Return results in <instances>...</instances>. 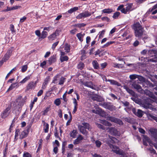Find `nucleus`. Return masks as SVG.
Listing matches in <instances>:
<instances>
[{
  "mask_svg": "<svg viewBox=\"0 0 157 157\" xmlns=\"http://www.w3.org/2000/svg\"><path fill=\"white\" fill-rule=\"evenodd\" d=\"M95 144L97 147L100 148L102 144V143L99 140H96L95 141Z\"/></svg>",
  "mask_w": 157,
  "mask_h": 157,
  "instance_id": "37998d69",
  "label": "nucleus"
},
{
  "mask_svg": "<svg viewBox=\"0 0 157 157\" xmlns=\"http://www.w3.org/2000/svg\"><path fill=\"white\" fill-rule=\"evenodd\" d=\"M86 24H85L83 23H78L76 24H75L73 25V26L75 27L76 26L78 27L79 28H81L82 27H83L86 25Z\"/></svg>",
  "mask_w": 157,
  "mask_h": 157,
  "instance_id": "f704fd0d",
  "label": "nucleus"
},
{
  "mask_svg": "<svg viewBox=\"0 0 157 157\" xmlns=\"http://www.w3.org/2000/svg\"><path fill=\"white\" fill-rule=\"evenodd\" d=\"M43 122H44V132L45 133H47L49 130V124H48L46 123L44 121H43Z\"/></svg>",
  "mask_w": 157,
  "mask_h": 157,
  "instance_id": "b1692460",
  "label": "nucleus"
},
{
  "mask_svg": "<svg viewBox=\"0 0 157 157\" xmlns=\"http://www.w3.org/2000/svg\"><path fill=\"white\" fill-rule=\"evenodd\" d=\"M51 110V105H48L45 109H44V110L42 111L41 113L43 116H45L47 115L48 113Z\"/></svg>",
  "mask_w": 157,
  "mask_h": 157,
  "instance_id": "dca6fc26",
  "label": "nucleus"
},
{
  "mask_svg": "<svg viewBox=\"0 0 157 157\" xmlns=\"http://www.w3.org/2000/svg\"><path fill=\"white\" fill-rule=\"evenodd\" d=\"M30 75L26 76L20 82V83H25L27 81L29 80L30 78Z\"/></svg>",
  "mask_w": 157,
  "mask_h": 157,
  "instance_id": "ea45409f",
  "label": "nucleus"
},
{
  "mask_svg": "<svg viewBox=\"0 0 157 157\" xmlns=\"http://www.w3.org/2000/svg\"><path fill=\"white\" fill-rule=\"evenodd\" d=\"M55 131L54 134L55 136L56 137V138H58L60 140L61 139V138L59 137V136L58 135V133L57 130L56 128L55 129Z\"/></svg>",
  "mask_w": 157,
  "mask_h": 157,
  "instance_id": "680f3d73",
  "label": "nucleus"
},
{
  "mask_svg": "<svg viewBox=\"0 0 157 157\" xmlns=\"http://www.w3.org/2000/svg\"><path fill=\"white\" fill-rule=\"evenodd\" d=\"M151 134L153 136L154 138L156 139H157V129H154L151 132Z\"/></svg>",
  "mask_w": 157,
  "mask_h": 157,
  "instance_id": "c756f323",
  "label": "nucleus"
},
{
  "mask_svg": "<svg viewBox=\"0 0 157 157\" xmlns=\"http://www.w3.org/2000/svg\"><path fill=\"white\" fill-rule=\"evenodd\" d=\"M92 64L93 67L94 69L98 70L100 69L99 64L97 60H93L92 62Z\"/></svg>",
  "mask_w": 157,
  "mask_h": 157,
  "instance_id": "f3484780",
  "label": "nucleus"
},
{
  "mask_svg": "<svg viewBox=\"0 0 157 157\" xmlns=\"http://www.w3.org/2000/svg\"><path fill=\"white\" fill-rule=\"evenodd\" d=\"M10 29L11 31V33H13L16 32V30L14 29V26L13 24H11L10 25Z\"/></svg>",
  "mask_w": 157,
  "mask_h": 157,
  "instance_id": "de8ad7c7",
  "label": "nucleus"
},
{
  "mask_svg": "<svg viewBox=\"0 0 157 157\" xmlns=\"http://www.w3.org/2000/svg\"><path fill=\"white\" fill-rule=\"evenodd\" d=\"M137 75H130L129 78L131 79L134 80L136 78Z\"/></svg>",
  "mask_w": 157,
  "mask_h": 157,
  "instance_id": "774afa93",
  "label": "nucleus"
},
{
  "mask_svg": "<svg viewBox=\"0 0 157 157\" xmlns=\"http://www.w3.org/2000/svg\"><path fill=\"white\" fill-rule=\"evenodd\" d=\"M61 103V101L60 98H57L54 101V103L56 105L58 106Z\"/></svg>",
  "mask_w": 157,
  "mask_h": 157,
  "instance_id": "c9c22d12",
  "label": "nucleus"
},
{
  "mask_svg": "<svg viewBox=\"0 0 157 157\" xmlns=\"http://www.w3.org/2000/svg\"><path fill=\"white\" fill-rule=\"evenodd\" d=\"M107 81L109 82L110 84L112 85H114L118 86H120L121 85L119 82L114 80L108 79Z\"/></svg>",
  "mask_w": 157,
  "mask_h": 157,
  "instance_id": "4be33fe9",
  "label": "nucleus"
},
{
  "mask_svg": "<svg viewBox=\"0 0 157 157\" xmlns=\"http://www.w3.org/2000/svg\"><path fill=\"white\" fill-rule=\"evenodd\" d=\"M27 128L26 130H24L21 132V134L20 135L19 138L20 139H22L27 136L29 132V130L30 129V127H27Z\"/></svg>",
  "mask_w": 157,
  "mask_h": 157,
  "instance_id": "1a4fd4ad",
  "label": "nucleus"
},
{
  "mask_svg": "<svg viewBox=\"0 0 157 157\" xmlns=\"http://www.w3.org/2000/svg\"><path fill=\"white\" fill-rule=\"evenodd\" d=\"M21 9V7L20 6H13L12 7L10 8H7L6 10H15L17 9Z\"/></svg>",
  "mask_w": 157,
  "mask_h": 157,
  "instance_id": "a19ab883",
  "label": "nucleus"
},
{
  "mask_svg": "<svg viewBox=\"0 0 157 157\" xmlns=\"http://www.w3.org/2000/svg\"><path fill=\"white\" fill-rule=\"evenodd\" d=\"M61 30L59 29H57L55 32L49 36L48 37V40H55L57 37L59 36Z\"/></svg>",
  "mask_w": 157,
  "mask_h": 157,
  "instance_id": "39448f33",
  "label": "nucleus"
},
{
  "mask_svg": "<svg viewBox=\"0 0 157 157\" xmlns=\"http://www.w3.org/2000/svg\"><path fill=\"white\" fill-rule=\"evenodd\" d=\"M105 32V31L104 30H103L102 31L100 32L99 33L100 34L99 35V38H101L103 37V35L104 34Z\"/></svg>",
  "mask_w": 157,
  "mask_h": 157,
  "instance_id": "69168bd1",
  "label": "nucleus"
},
{
  "mask_svg": "<svg viewBox=\"0 0 157 157\" xmlns=\"http://www.w3.org/2000/svg\"><path fill=\"white\" fill-rule=\"evenodd\" d=\"M28 67L27 65L23 66L21 68V71L22 72H24L27 70Z\"/></svg>",
  "mask_w": 157,
  "mask_h": 157,
  "instance_id": "052dcab7",
  "label": "nucleus"
},
{
  "mask_svg": "<svg viewBox=\"0 0 157 157\" xmlns=\"http://www.w3.org/2000/svg\"><path fill=\"white\" fill-rule=\"evenodd\" d=\"M22 107H21L20 106H19L18 105V106H15L14 107V109H13V112L14 111V110H16L18 111H20L21 109V108Z\"/></svg>",
  "mask_w": 157,
  "mask_h": 157,
  "instance_id": "5fc2aeb1",
  "label": "nucleus"
},
{
  "mask_svg": "<svg viewBox=\"0 0 157 157\" xmlns=\"http://www.w3.org/2000/svg\"><path fill=\"white\" fill-rule=\"evenodd\" d=\"M78 128L82 134L86 136L87 135L88 132L86 130L83 126L82 125H79L78 127Z\"/></svg>",
  "mask_w": 157,
  "mask_h": 157,
  "instance_id": "4468645a",
  "label": "nucleus"
},
{
  "mask_svg": "<svg viewBox=\"0 0 157 157\" xmlns=\"http://www.w3.org/2000/svg\"><path fill=\"white\" fill-rule=\"evenodd\" d=\"M120 13L118 12H116L113 13V17L114 19L118 18V16L120 15Z\"/></svg>",
  "mask_w": 157,
  "mask_h": 157,
  "instance_id": "c03bdc74",
  "label": "nucleus"
},
{
  "mask_svg": "<svg viewBox=\"0 0 157 157\" xmlns=\"http://www.w3.org/2000/svg\"><path fill=\"white\" fill-rule=\"evenodd\" d=\"M69 57L67 56H60V60L61 63L64 61H67L68 60Z\"/></svg>",
  "mask_w": 157,
  "mask_h": 157,
  "instance_id": "cd10ccee",
  "label": "nucleus"
},
{
  "mask_svg": "<svg viewBox=\"0 0 157 157\" xmlns=\"http://www.w3.org/2000/svg\"><path fill=\"white\" fill-rule=\"evenodd\" d=\"M56 61V57L55 56L53 55L51 56L48 60L49 63L50 65H51L52 63L55 62Z\"/></svg>",
  "mask_w": 157,
  "mask_h": 157,
  "instance_id": "aec40b11",
  "label": "nucleus"
},
{
  "mask_svg": "<svg viewBox=\"0 0 157 157\" xmlns=\"http://www.w3.org/2000/svg\"><path fill=\"white\" fill-rule=\"evenodd\" d=\"M108 64L107 62H105L104 63H101L100 64L101 67V69H103L105 68L107 66Z\"/></svg>",
  "mask_w": 157,
  "mask_h": 157,
  "instance_id": "bf43d9fd",
  "label": "nucleus"
},
{
  "mask_svg": "<svg viewBox=\"0 0 157 157\" xmlns=\"http://www.w3.org/2000/svg\"><path fill=\"white\" fill-rule=\"evenodd\" d=\"M86 6V4H85L84 5H82V6H79L78 7H74L73 8H71V9H70V10H78L79 9H84L83 7L85 6Z\"/></svg>",
  "mask_w": 157,
  "mask_h": 157,
  "instance_id": "2f4dec72",
  "label": "nucleus"
},
{
  "mask_svg": "<svg viewBox=\"0 0 157 157\" xmlns=\"http://www.w3.org/2000/svg\"><path fill=\"white\" fill-rule=\"evenodd\" d=\"M85 67L84 63L82 62H80L78 64L77 68L78 69L81 70L83 69Z\"/></svg>",
  "mask_w": 157,
  "mask_h": 157,
  "instance_id": "412c9836",
  "label": "nucleus"
},
{
  "mask_svg": "<svg viewBox=\"0 0 157 157\" xmlns=\"http://www.w3.org/2000/svg\"><path fill=\"white\" fill-rule=\"evenodd\" d=\"M132 88L136 89L137 91L140 93L142 92L143 90L141 86L138 84V82H137L136 81H134L132 82Z\"/></svg>",
  "mask_w": 157,
  "mask_h": 157,
  "instance_id": "423d86ee",
  "label": "nucleus"
},
{
  "mask_svg": "<svg viewBox=\"0 0 157 157\" xmlns=\"http://www.w3.org/2000/svg\"><path fill=\"white\" fill-rule=\"evenodd\" d=\"M20 134V129H16L15 131V135L14 136V141H16L17 140L18 138H17Z\"/></svg>",
  "mask_w": 157,
  "mask_h": 157,
  "instance_id": "5701e85b",
  "label": "nucleus"
},
{
  "mask_svg": "<svg viewBox=\"0 0 157 157\" xmlns=\"http://www.w3.org/2000/svg\"><path fill=\"white\" fill-rule=\"evenodd\" d=\"M149 150L150 151V152L151 153H153V155L155 156V157H157V154L156 153V151L153 148H150Z\"/></svg>",
  "mask_w": 157,
  "mask_h": 157,
  "instance_id": "49530a36",
  "label": "nucleus"
},
{
  "mask_svg": "<svg viewBox=\"0 0 157 157\" xmlns=\"http://www.w3.org/2000/svg\"><path fill=\"white\" fill-rule=\"evenodd\" d=\"M107 120L110 121L111 122L116 123L120 125H122L123 124V123L122 120L113 117H107Z\"/></svg>",
  "mask_w": 157,
  "mask_h": 157,
  "instance_id": "20e7f679",
  "label": "nucleus"
},
{
  "mask_svg": "<svg viewBox=\"0 0 157 157\" xmlns=\"http://www.w3.org/2000/svg\"><path fill=\"white\" fill-rule=\"evenodd\" d=\"M124 88L128 93L130 94L131 95L133 96H135V93L132 90L130 89L127 86H124Z\"/></svg>",
  "mask_w": 157,
  "mask_h": 157,
  "instance_id": "a211bd4d",
  "label": "nucleus"
},
{
  "mask_svg": "<svg viewBox=\"0 0 157 157\" xmlns=\"http://www.w3.org/2000/svg\"><path fill=\"white\" fill-rule=\"evenodd\" d=\"M115 42L113 41H110L109 42H107L106 44H104L102 47V48H104L108 47L109 46L110 44H111Z\"/></svg>",
  "mask_w": 157,
  "mask_h": 157,
  "instance_id": "a18cd8bd",
  "label": "nucleus"
},
{
  "mask_svg": "<svg viewBox=\"0 0 157 157\" xmlns=\"http://www.w3.org/2000/svg\"><path fill=\"white\" fill-rule=\"evenodd\" d=\"M13 47H11L10 48H9L6 54L9 55L10 56H11L13 51Z\"/></svg>",
  "mask_w": 157,
  "mask_h": 157,
  "instance_id": "3c124183",
  "label": "nucleus"
},
{
  "mask_svg": "<svg viewBox=\"0 0 157 157\" xmlns=\"http://www.w3.org/2000/svg\"><path fill=\"white\" fill-rule=\"evenodd\" d=\"M84 85L87 87L91 88L92 86V83L91 82H86L84 83Z\"/></svg>",
  "mask_w": 157,
  "mask_h": 157,
  "instance_id": "4d7b16f0",
  "label": "nucleus"
},
{
  "mask_svg": "<svg viewBox=\"0 0 157 157\" xmlns=\"http://www.w3.org/2000/svg\"><path fill=\"white\" fill-rule=\"evenodd\" d=\"M131 27L134 31L135 36L138 39H140L144 32V28L139 22H134Z\"/></svg>",
  "mask_w": 157,
  "mask_h": 157,
  "instance_id": "f257e3e1",
  "label": "nucleus"
},
{
  "mask_svg": "<svg viewBox=\"0 0 157 157\" xmlns=\"http://www.w3.org/2000/svg\"><path fill=\"white\" fill-rule=\"evenodd\" d=\"M116 149H113V152L119 155H121V153L119 150V148L117 147H116Z\"/></svg>",
  "mask_w": 157,
  "mask_h": 157,
  "instance_id": "79ce46f5",
  "label": "nucleus"
},
{
  "mask_svg": "<svg viewBox=\"0 0 157 157\" xmlns=\"http://www.w3.org/2000/svg\"><path fill=\"white\" fill-rule=\"evenodd\" d=\"M48 35V33L47 32L43 31L42 32L41 34L40 35V38L44 39L47 37Z\"/></svg>",
  "mask_w": 157,
  "mask_h": 157,
  "instance_id": "473e14b6",
  "label": "nucleus"
},
{
  "mask_svg": "<svg viewBox=\"0 0 157 157\" xmlns=\"http://www.w3.org/2000/svg\"><path fill=\"white\" fill-rule=\"evenodd\" d=\"M94 100L99 102H102L103 100V98L101 96H97L94 98Z\"/></svg>",
  "mask_w": 157,
  "mask_h": 157,
  "instance_id": "58836bf2",
  "label": "nucleus"
},
{
  "mask_svg": "<svg viewBox=\"0 0 157 157\" xmlns=\"http://www.w3.org/2000/svg\"><path fill=\"white\" fill-rule=\"evenodd\" d=\"M76 36L80 41H83V39L82 38V36L81 33H77Z\"/></svg>",
  "mask_w": 157,
  "mask_h": 157,
  "instance_id": "09e8293b",
  "label": "nucleus"
},
{
  "mask_svg": "<svg viewBox=\"0 0 157 157\" xmlns=\"http://www.w3.org/2000/svg\"><path fill=\"white\" fill-rule=\"evenodd\" d=\"M10 57V56H9V55L6 53L3 58L2 61L4 62L6 61V60L9 59Z\"/></svg>",
  "mask_w": 157,
  "mask_h": 157,
  "instance_id": "13d9d810",
  "label": "nucleus"
},
{
  "mask_svg": "<svg viewBox=\"0 0 157 157\" xmlns=\"http://www.w3.org/2000/svg\"><path fill=\"white\" fill-rule=\"evenodd\" d=\"M152 100L150 98H146L141 102L143 106L146 109H151L152 108Z\"/></svg>",
  "mask_w": 157,
  "mask_h": 157,
  "instance_id": "f03ea898",
  "label": "nucleus"
},
{
  "mask_svg": "<svg viewBox=\"0 0 157 157\" xmlns=\"http://www.w3.org/2000/svg\"><path fill=\"white\" fill-rule=\"evenodd\" d=\"M23 157H32V156L29 153L24 152L23 155Z\"/></svg>",
  "mask_w": 157,
  "mask_h": 157,
  "instance_id": "8fccbe9b",
  "label": "nucleus"
},
{
  "mask_svg": "<svg viewBox=\"0 0 157 157\" xmlns=\"http://www.w3.org/2000/svg\"><path fill=\"white\" fill-rule=\"evenodd\" d=\"M16 101L18 103V105L21 107L22 106L24 103V101L21 96H19L16 99Z\"/></svg>",
  "mask_w": 157,
  "mask_h": 157,
  "instance_id": "9b49d317",
  "label": "nucleus"
},
{
  "mask_svg": "<svg viewBox=\"0 0 157 157\" xmlns=\"http://www.w3.org/2000/svg\"><path fill=\"white\" fill-rule=\"evenodd\" d=\"M59 42V41H58L54 43L52 45V48L54 51L56 47L58 45Z\"/></svg>",
  "mask_w": 157,
  "mask_h": 157,
  "instance_id": "864d4df0",
  "label": "nucleus"
},
{
  "mask_svg": "<svg viewBox=\"0 0 157 157\" xmlns=\"http://www.w3.org/2000/svg\"><path fill=\"white\" fill-rule=\"evenodd\" d=\"M8 144H7L5 149L3 150V157H5L6 156V154L7 153V150H8Z\"/></svg>",
  "mask_w": 157,
  "mask_h": 157,
  "instance_id": "603ef678",
  "label": "nucleus"
},
{
  "mask_svg": "<svg viewBox=\"0 0 157 157\" xmlns=\"http://www.w3.org/2000/svg\"><path fill=\"white\" fill-rule=\"evenodd\" d=\"M64 49L65 52L67 53H69L70 51V45L67 43H66L64 46Z\"/></svg>",
  "mask_w": 157,
  "mask_h": 157,
  "instance_id": "a878e982",
  "label": "nucleus"
},
{
  "mask_svg": "<svg viewBox=\"0 0 157 157\" xmlns=\"http://www.w3.org/2000/svg\"><path fill=\"white\" fill-rule=\"evenodd\" d=\"M92 14V13L89 12L88 11H86L84 13H82L79 14L77 16H76V18L78 19H81L82 18H85L90 16Z\"/></svg>",
  "mask_w": 157,
  "mask_h": 157,
  "instance_id": "0eeeda50",
  "label": "nucleus"
},
{
  "mask_svg": "<svg viewBox=\"0 0 157 157\" xmlns=\"http://www.w3.org/2000/svg\"><path fill=\"white\" fill-rule=\"evenodd\" d=\"M67 93V92L66 91L63 96V99L65 102H67L68 101V99L66 97Z\"/></svg>",
  "mask_w": 157,
  "mask_h": 157,
  "instance_id": "6e6d98bb",
  "label": "nucleus"
},
{
  "mask_svg": "<svg viewBox=\"0 0 157 157\" xmlns=\"http://www.w3.org/2000/svg\"><path fill=\"white\" fill-rule=\"evenodd\" d=\"M136 115L139 117H141L143 115L142 111L140 109H138Z\"/></svg>",
  "mask_w": 157,
  "mask_h": 157,
  "instance_id": "72a5a7b5",
  "label": "nucleus"
},
{
  "mask_svg": "<svg viewBox=\"0 0 157 157\" xmlns=\"http://www.w3.org/2000/svg\"><path fill=\"white\" fill-rule=\"evenodd\" d=\"M16 69H17V68L16 67H14L10 71V72L7 74V75L5 78V79H7L10 76V74H11V73H13V71H15L16 70Z\"/></svg>",
  "mask_w": 157,
  "mask_h": 157,
  "instance_id": "4c0bfd02",
  "label": "nucleus"
},
{
  "mask_svg": "<svg viewBox=\"0 0 157 157\" xmlns=\"http://www.w3.org/2000/svg\"><path fill=\"white\" fill-rule=\"evenodd\" d=\"M35 84L33 81L30 82L26 87V90H29L30 89H34L35 87Z\"/></svg>",
  "mask_w": 157,
  "mask_h": 157,
  "instance_id": "6ab92c4d",
  "label": "nucleus"
},
{
  "mask_svg": "<svg viewBox=\"0 0 157 157\" xmlns=\"http://www.w3.org/2000/svg\"><path fill=\"white\" fill-rule=\"evenodd\" d=\"M17 83L16 82L12 83L7 90V91H10L12 90L14 87L17 86Z\"/></svg>",
  "mask_w": 157,
  "mask_h": 157,
  "instance_id": "c85d7f7f",
  "label": "nucleus"
},
{
  "mask_svg": "<svg viewBox=\"0 0 157 157\" xmlns=\"http://www.w3.org/2000/svg\"><path fill=\"white\" fill-rule=\"evenodd\" d=\"M11 105L9 106L1 114V117L3 119H5L9 115L8 112L11 108Z\"/></svg>",
  "mask_w": 157,
  "mask_h": 157,
  "instance_id": "6e6552de",
  "label": "nucleus"
},
{
  "mask_svg": "<svg viewBox=\"0 0 157 157\" xmlns=\"http://www.w3.org/2000/svg\"><path fill=\"white\" fill-rule=\"evenodd\" d=\"M68 113L69 115V116L70 117L69 119L67 121L66 123V126H67L69 125L70 124V123L71 122L72 120V116L71 115V112L70 111L68 112Z\"/></svg>",
  "mask_w": 157,
  "mask_h": 157,
  "instance_id": "7c9ffc66",
  "label": "nucleus"
},
{
  "mask_svg": "<svg viewBox=\"0 0 157 157\" xmlns=\"http://www.w3.org/2000/svg\"><path fill=\"white\" fill-rule=\"evenodd\" d=\"M99 105H101L105 108L108 109L110 111L115 110L116 109L115 106L112 105L111 103L110 102H104L102 104L99 103Z\"/></svg>",
  "mask_w": 157,
  "mask_h": 157,
  "instance_id": "7ed1b4c3",
  "label": "nucleus"
},
{
  "mask_svg": "<svg viewBox=\"0 0 157 157\" xmlns=\"http://www.w3.org/2000/svg\"><path fill=\"white\" fill-rule=\"evenodd\" d=\"M114 67L117 68H122V66L121 64H117V63H116L114 64Z\"/></svg>",
  "mask_w": 157,
  "mask_h": 157,
  "instance_id": "338daca9",
  "label": "nucleus"
},
{
  "mask_svg": "<svg viewBox=\"0 0 157 157\" xmlns=\"http://www.w3.org/2000/svg\"><path fill=\"white\" fill-rule=\"evenodd\" d=\"M82 124L83 125V126L84 127L85 129H87L89 130H90V125L88 123L83 122L82 123Z\"/></svg>",
  "mask_w": 157,
  "mask_h": 157,
  "instance_id": "bb28decb",
  "label": "nucleus"
},
{
  "mask_svg": "<svg viewBox=\"0 0 157 157\" xmlns=\"http://www.w3.org/2000/svg\"><path fill=\"white\" fill-rule=\"evenodd\" d=\"M96 125L98 128L100 129H101L104 130H105V128L104 127V126L101 124L98 123H96Z\"/></svg>",
  "mask_w": 157,
  "mask_h": 157,
  "instance_id": "e2e57ef3",
  "label": "nucleus"
},
{
  "mask_svg": "<svg viewBox=\"0 0 157 157\" xmlns=\"http://www.w3.org/2000/svg\"><path fill=\"white\" fill-rule=\"evenodd\" d=\"M77 134V130H73L70 132V135L71 137L73 138H76Z\"/></svg>",
  "mask_w": 157,
  "mask_h": 157,
  "instance_id": "393cba45",
  "label": "nucleus"
},
{
  "mask_svg": "<svg viewBox=\"0 0 157 157\" xmlns=\"http://www.w3.org/2000/svg\"><path fill=\"white\" fill-rule=\"evenodd\" d=\"M92 112L95 114H98L99 115L102 116V115H103L105 114V112L103 111L101 108L99 109L98 110L93 109Z\"/></svg>",
  "mask_w": 157,
  "mask_h": 157,
  "instance_id": "ddd939ff",
  "label": "nucleus"
},
{
  "mask_svg": "<svg viewBox=\"0 0 157 157\" xmlns=\"http://www.w3.org/2000/svg\"><path fill=\"white\" fill-rule=\"evenodd\" d=\"M143 86L145 87H153L155 85L148 80H146L143 83Z\"/></svg>",
  "mask_w": 157,
  "mask_h": 157,
  "instance_id": "f8f14e48",
  "label": "nucleus"
},
{
  "mask_svg": "<svg viewBox=\"0 0 157 157\" xmlns=\"http://www.w3.org/2000/svg\"><path fill=\"white\" fill-rule=\"evenodd\" d=\"M83 139V137L82 135H79L77 139L75 140L73 142L74 144L75 145L78 144L80 143V141Z\"/></svg>",
  "mask_w": 157,
  "mask_h": 157,
  "instance_id": "2eb2a0df",
  "label": "nucleus"
},
{
  "mask_svg": "<svg viewBox=\"0 0 157 157\" xmlns=\"http://www.w3.org/2000/svg\"><path fill=\"white\" fill-rule=\"evenodd\" d=\"M66 79L65 78L61 77L59 80V85L63 84L64 82L65 81Z\"/></svg>",
  "mask_w": 157,
  "mask_h": 157,
  "instance_id": "e433bc0d",
  "label": "nucleus"
},
{
  "mask_svg": "<svg viewBox=\"0 0 157 157\" xmlns=\"http://www.w3.org/2000/svg\"><path fill=\"white\" fill-rule=\"evenodd\" d=\"M109 132L114 136H119L120 134L119 132L114 127L109 128Z\"/></svg>",
  "mask_w": 157,
  "mask_h": 157,
  "instance_id": "9d476101",
  "label": "nucleus"
},
{
  "mask_svg": "<svg viewBox=\"0 0 157 157\" xmlns=\"http://www.w3.org/2000/svg\"><path fill=\"white\" fill-rule=\"evenodd\" d=\"M59 75H57L55 76L52 82L53 83H56V82L57 80V78H58Z\"/></svg>",
  "mask_w": 157,
  "mask_h": 157,
  "instance_id": "0e129e2a",
  "label": "nucleus"
}]
</instances>
